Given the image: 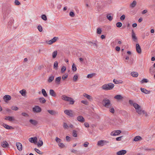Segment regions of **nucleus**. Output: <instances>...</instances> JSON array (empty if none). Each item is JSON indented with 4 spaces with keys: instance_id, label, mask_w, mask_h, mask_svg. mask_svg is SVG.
<instances>
[{
    "instance_id": "14",
    "label": "nucleus",
    "mask_w": 155,
    "mask_h": 155,
    "mask_svg": "<svg viewBox=\"0 0 155 155\" xmlns=\"http://www.w3.org/2000/svg\"><path fill=\"white\" fill-rule=\"evenodd\" d=\"M136 49L137 52L140 54L141 52V49L140 46L138 44H137L136 45Z\"/></svg>"
},
{
    "instance_id": "11",
    "label": "nucleus",
    "mask_w": 155,
    "mask_h": 155,
    "mask_svg": "<svg viewBox=\"0 0 155 155\" xmlns=\"http://www.w3.org/2000/svg\"><path fill=\"white\" fill-rule=\"evenodd\" d=\"M16 146L18 149L19 151H21L22 150V145L21 143L19 142L16 143Z\"/></svg>"
},
{
    "instance_id": "27",
    "label": "nucleus",
    "mask_w": 155,
    "mask_h": 155,
    "mask_svg": "<svg viewBox=\"0 0 155 155\" xmlns=\"http://www.w3.org/2000/svg\"><path fill=\"white\" fill-rule=\"evenodd\" d=\"M4 98L7 101H9L11 99V97L9 95H5L4 96Z\"/></svg>"
},
{
    "instance_id": "2",
    "label": "nucleus",
    "mask_w": 155,
    "mask_h": 155,
    "mask_svg": "<svg viewBox=\"0 0 155 155\" xmlns=\"http://www.w3.org/2000/svg\"><path fill=\"white\" fill-rule=\"evenodd\" d=\"M114 86V84L112 83L105 84L101 87V89L105 91L110 90L113 89Z\"/></svg>"
},
{
    "instance_id": "57",
    "label": "nucleus",
    "mask_w": 155,
    "mask_h": 155,
    "mask_svg": "<svg viewBox=\"0 0 155 155\" xmlns=\"http://www.w3.org/2000/svg\"><path fill=\"white\" fill-rule=\"evenodd\" d=\"M66 67L64 66H63L62 67L61 70V72L63 73L66 70Z\"/></svg>"
},
{
    "instance_id": "29",
    "label": "nucleus",
    "mask_w": 155,
    "mask_h": 155,
    "mask_svg": "<svg viewBox=\"0 0 155 155\" xmlns=\"http://www.w3.org/2000/svg\"><path fill=\"white\" fill-rule=\"evenodd\" d=\"M19 92L23 96H25L26 95V91L25 90L23 89L20 91Z\"/></svg>"
},
{
    "instance_id": "45",
    "label": "nucleus",
    "mask_w": 155,
    "mask_h": 155,
    "mask_svg": "<svg viewBox=\"0 0 155 155\" xmlns=\"http://www.w3.org/2000/svg\"><path fill=\"white\" fill-rule=\"evenodd\" d=\"M68 101L70 102V104H74V101L71 97H70V99H69Z\"/></svg>"
},
{
    "instance_id": "18",
    "label": "nucleus",
    "mask_w": 155,
    "mask_h": 155,
    "mask_svg": "<svg viewBox=\"0 0 155 155\" xmlns=\"http://www.w3.org/2000/svg\"><path fill=\"white\" fill-rule=\"evenodd\" d=\"M77 120L81 123H83L85 121L84 118L82 116H79L77 117Z\"/></svg>"
},
{
    "instance_id": "7",
    "label": "nucleus",
    "mask_w": 155,
    "mask_h": 155,
    "mask_svg": "<svg viewBox=\"0 0 155 155\" xmlns=\"http://www.w3.org/2000/svg\"><path fill=\"white\" fill-rule=\"evenodd\" d=\"M131 34L132 38L133 40L135 42H137V38L136 36V34L133 30H132Z\"/></svg>"
},
{
    "instance_id": "9",
    "label": "nucleus",
    "mask_w": 155,
    "mask_h": 155,
    "mask_svg": "<svg viewBox=\"0 0 155 155\" xmlns=\"http://www.w3.org/2000/svg\"><path fill=\"white\" fill-rule=\"evenodd\" d=\"M48 112L51 115L55 116L58 115V112L54 110H48Z\"/></svg>"
},
{
    "instance_id": "16",
    "label": "nucleus",
    "mask_w": 155,
    "mask_h": 155,
    "mask_svg": "<svg viewBox=\"0 0 155 155\" xmlns=\"http://www.w3.org/2000/svg\"><path fill=\"white\" fill-rule=\"evenodd\" d=\"M2 126L7 129L10 130L13 129V128L12 126H9L3 123L2 124Z\"/></svg>"
},
{
    "instance_id": "64",
    "label": "nucleus",
    "mask_w": 155,
    "mask_h": 155,
    "mask_svg": "<svg viewBox=\"0 0 155 155\" xmlns=\"http://www.w3.org/2000/svg\"><path fill=\"white\" fill-rule=\"evenodd\" d=\"M9 118V121H12L15 120L14 118L13 117L10 116Z\"/></svg>"
},
{
    "instance_id": "53",
    "label": "nucleus",
    "mask_w": 155,
    "mask_h": 155,
    "mask_svg": "<svg viewBox=\"0 0 155 155\" xmlns=\"http://www.w3.org/2000/svg\"><path fill=\"white\" fill-rule=\"evenodd\" d=\"M15 5H18L20 4V2L18 1V0H15Z\"/></svg>"
},
{
    "instance_id": "61",
    "label": "nucleus",
    "mask_w": 155,
    "mask_h": 155,
    "mask_svg": "<svg viewBox=\"0 0 155 155\" xmlns=\"http://www.w3.org/2000/svg\"><path fill=\"white\" fill-rule=\"evenodd\" d=\"M66 140L68 142H69L71 140V138L68 136H67L66 137Z\"/></svg>"
},
{
    "instance_id": "26",
    "label": "nucleus",
    "mask_w": 155,
    "mask_h": 155,
    "mask_svg": "<svg viewBox=\"0 0 155 155\" xmlns=\"http://www.w3.org/2000/svg\"><path fill=\"white\" fill-rule=\"evenodd\" d=\"M39 102L40 103L42 104H44L46 102V100L43 97H40L39 99Z\"/></svg>"
},
{
    "instance_id": "56",
    "label": "nucleus",
    "mask_w": 155,
    "mask_h": 155,
    "mask_svg": "<svg viewBox=\"0 0 155 155\" xmlns=\"http://www.w3.org/2000/svg\"><path fill=\"white\" fill-rule=\"evenodd\" d=\"M63 126L64 129H67L68 127V126L67 125V124L65 123H64Z\"/></svg>"
},
{
    "instance_id": "37",
    "label": "nucleus",
    "mask_w": 155,
    "mask_h": 155,
    "mask_svg": "<svg viewBox=\"0 0 155 155\" xmlns=\"http://www.w3.org/2000/svg\"><path fill=\"white\" fill-rule=\"evenodd\" d=\"M54 78L53 76H50L48 80V81L49 82H51L54 80Z\"/></svg>"
},
{
    "instance_id": "42",
    "label": "nucleus",
    "mask_w": 155,
    "mask_h": 155,
    "mask_svg": "<svg viewBox=\"0 0 155 155\" xmlns=\"http://www.w3.org/2000/svg\"><path fill=\"white\" fill-rule=\"evenodd\" d=\"M35 150L38 154H42L43 153L42 152H41L39 150L37 149L36 148H35Z\"/></svg>"
},
{
    "instance_id": "23",
    "label": "nucleus",
    "mask_w": 155,
    "mask_h": 155,
    "mask_svg": "<svg viewBox=\"0 0 155 155\" xmlns=\"http://www.w3.org/2000/svg\"><path fill=\"white\" fill-rule=\"evenodd\" d=\"M50 94L52 96L55 97L56 96V93L54 90L50 89L49 91Z\"/></svg>"
},
{
    "instance_id": "33",
    "label": "nucleus",
    "mask_w": 155,
    "mask_h": 155,
    "mask_svg": "<svg viewBox=\"0 0 155 155\" xmlns=\"http://www.w3.org/2000/svg\"><path fill=\"white\" fill-rule=\"evenodd\" d=\"M58 53L57 51H54L52 53V58H54L56 57Z\"/></svg>"
},
{
    "instance_id": "44",
    "label": "nucleus",
    "mask_w": 155,
    "mask_h": 155,
    "mask_svg": "<svg viewBox=\"0 0 155 155\" xmlns=\"http://www.w3.org/2000/svg\"><path fill=\"white\" fill-rule=\"evenodd\" d=\"M101 32H102V30H101V28H97V34H101Z\"/></svg>"
},
{
    "instance_id": "24",
    "label": "nucleus",
    "mask_w": 155,
    "mask_h": 155,
    "mask_svg": "<svg viewBox=\"0 0 155 155\" xmlns=\"http://www.w3.org/2000/svg\"><path fill=\"white\" fill-rule=\"evenodd\" d=\"M114 98L117 100H122L123 97L120 95H117L114 97Z\"/></svg>"
},
{
    "instance_id": "63",
    "label": "nucleus",
    "mask_w": 155,
    "mask_h": 155,
    "mask_svg": "<svg viewBox=\"0 0 155 155\" xmlns=\"http://www.w3.org/2000/svg\"><path fill=\"white\" fill-rule=\"evenodd\" d=\"M22 115L25 117H28L29 116L28 115L25 113H22L21 114Z\"/></svg>"
},
{
    "instance_id": "5",
    "label": "nucleus",
    "mask_w": 155,
    "mask_h": 155,
    "mask_svg": "<svg viewBox=\"0 0 155 155\" xmlns=\"http://www.w3.org/2000/svg\"><path fill=\"white\" fill-rule=\"evenodd\" d=\"M41 108L38 106H35L32 108V111L35 113H39L41 112Z\"/></svg>"
},
{
    "instance_id": "3",
    "label": "nucleus",
    "mask_w": 155,
    "mask_h": 155,
    "mask_svg": "<svg viewBox=\"0 0 155 155\" xmlns=\"http://www.w3.org/2000/svg\"><path fill=\"white\" fill-rule=\"evenodd\" d=\"M102 104L103 105L107 108L112 105L110 100L107 98H104L102 101Z\"/></svg>"
},
{
    "instance_id": "41",
    "label": "nucleus",
    "mask_w": 155,
    "mask_h": 155,
    "mask_svg": "<svg viewBox=\"0 0 155 155\" xmlns=\"http://www.w3.org/2000/svg\"><path fill=\"white\" fill-rule=\"evenodd\" d=\"M129 104L131 106H134V104H137L136 103H134V101L133 100H129Z\"/></svg>"
},
{
    "instance_id": "51",
    "label": "nucleus",
    "mask_w": 155,
    "mask_h": 155,
    "mask_svg": "<svg viewBox=\"0 0 155 155\" xmlns=\"http://www.w3.org/2000/svg\"><path fill=\"white\" fill-rule=\"evenodd\" d=\"M148 82V80L146 78H144L141 81V83H147Z\"/></svg>"
},
{
    "instance_id": "50",
    "label": "nucleus",
    "mask_w": 155,
    "mask_h": 155,
    "mask_svg": "<svg viewBox=\"0 0 155 155\" xmlns=\"http://www.w3.org/2000/svg\"><path fill=\"white\" fill-rule=\"evenodd\" d=\"M58 145L61 148H64L65 147L64 144L63 143H58Z\"/></svg>"
},
{
    "instance_id": "58",
    "label": "nucleus",
    "mask_w": 155,
    "mask_h": 155,
    "mask_svg": "<svg viewBox=\"0 0 155 155\" xmlns=\"http://www.w3.org/2000/svg\"><path fill=\"white\" fill-rule=\"evenodd\" d=\"M70 15L72 17H74L75 16V14L74 12H71L69 13Z\"/></svg>"
},
{
    "instance_id": "43",
    "label": "nucleus",
    "mask_w": 155,
    "mask_h": 155,
    "mask_svg": "<svg viewBox=\"0 0 155 155\" xmlns=\"http://www.w3.org/2000/svg\"><path fill=\"white\" fill-rule=\"evenodd\" d=\"M72 135L73 137H76L77 136V132L75 130H73L72 132Z\"/></svg>"
},
{
    "instance_id": "35",
    "label": "nucleus",
    "mask_w": 155,
    "mask_h": 155,
    "mask_svg": "<svg viewBox=\"0 0 155 155\" xmlns=\"http://www.w3.org/2000/svg\"><path fill=\"white\" fill-rule=\"evenodd\" d=\"M106 17L109 21H111L113 19V17L110 15V14H107Z\"/></svg>"
},
{
    "instance_id": "52",
    "label": "nucleus",
    "mask_w": 155,
    "mask_h": 155,
    "mask_svg": "<svg viewBox=\"0 0 155 155\" xmlns=\"http://www.w3.org/2000/svg\"><path fill=\"white\" fill-rule=\"evenodd\" d=\"M55 141L57 143H59L61 141V140L58 137H56Z\"/></svg>"
},
{
    "instance_id": "48",
    "label": "nucleus",
    "mask_w": 155,
    "mask_h": 155,
    "mask_svg": "<svg viewBox=\"0 0 155 155\" xmlns=\"http://www.w3.org/2000/svg\"><path fill=\"white\" fill-rule=\"evenodd\" d=\"M41 18L42 19L45 21H46L47 20V18L46 16L45 15H41Z\"/></svg>"
},
{
    "instance_id": "8",
    "label": "nucleus",
    "mask_w": 155,
    "mask_h": 155,
    "mask_svg": "<svg viewBox=\"0 0 155 155\" xmlns=\"http://www.w3.org/2000/svg\"><path fill=\"white\" fill-rule=\"evenodd\" d=\"M121 133L120 130H116L112 131L110 134L111 135L115 136L120 134Z\"/></svg>"
},
{
    "instance_id": "17",
    "label": "nucleus",
    "mask_w": 155,
    "mask_h": 155,
    "mask_svg": "<svg viewBox=\"0 0 155 155\" xmlns=\"http://www.w3.org/2000/svg\"><path fill=\"white\" fill-rule=\"evenodd\" d=\"M61 99L65 101H68L70 97H68L65 95H63L61 96Z\"/></svg>"
},
{
    "instance_id": "59",
    "label": "nucleus",
    "mask_w": 155,
    "mask_h": 155,
    "mask_svg": "<svg viewBox=\"0 0 155 155\" xmlns=\"http://www.w3.org/2000/svg\"><path fill=\"white\" fill-rule=\"evenodd\" d=\"M154 70L153 68H150L149 69V71L150 73L153 74L154 73Z\"/></svg>"
},
{
    "instance_id": "32",
    "label": "nucleus",
    "mask_w": 155,
    "mask_h": 155,
    "mask_svg": "<svg viewBox=\"0 0 155 155\" xmlns=\"http://www.w3.org/2000/svg\"><path fill=\"white\" fill-rule=\"evenodd\" d=\"M107 108L109 109V111H110V112L112 113H114V110L113 107L112 106V105H111L110 107H108Z\"/></svg>"
},
{
    "instance_id": "4",
    "label": "nucleus",
    "mask_w": 155,
    "mask_h": 155,
    "mask_svg": "<svg viewBox=\"0 0 155 155\" xmlns=\"http://www.w3.org/2000/svg\"><path fill=\"white\" fill-rule=\"evenodd\" d=\"M64 113L71 117H73L75 115L74 113L71 110H66L64 111Z\"/></svg>"
},
{
    "instance_id": "30",
    "label": "nucleus",
    "mask_w": 155,
    "mask_h": 155,
    "mask_svg": "<svg viewBox=\"0 0 155 155\" xmlns=\"http://www.w3.org/2000/svg\"><path fill=\"white\" fill-rule=\"evenodd\" d=\"M41 92L43 95L45 97H47L48 96V94L45 89H42L41 90Z\"/></svg>"
},
{
    "instance_id": "38",
    "label": "nucleus",
    "mask_w": 155,
    "mask_h": 155,
    "mask_svg": "<svg viewBox=\"0 0 155 155\" xmlns=\"http://www.w3.org/2000/svg\"><path fill=\"white\" fill-rule=\"evenodd\" d=\"M72 69L73 71H75L77 70V68L75 65L73 63L72 65Z\"/></svg>"
},
{
    "instance_id": "15",
    "label": "nucleus",
    "mask_w": 155,
    "mask_h": 155,
    "mask_svg": "<svg viewBox=\"0 0 155 155\" xmlns=\"http://www.w3.org/2000/svg\"><path fill=\"white\" fill-rule=\"evenodd\" d=\"M127 153L126 150H120L117 153V155H124Z\"/></svg>"
},
{
    "instance_id": "39",
    "label": "nucleus",
    "mask_w": 155,
    "mask_h": 155,
    "mask_svg": "<svg viewBox=\"0 0 155 155\" xmlns=\"http://www.w3.org/2000/svg\"><path fill=\"white\" fill-rule=\"evenodd\" d=\"M95 74H95V73H92V74H88L87 75V77L88 78H91L93 77L95 75Z\"/></svg>"
},
{
    "instance_id": "47",
    "label": "nucleus",
    "mask_w": 155,
    "mask_h": 155,
    "mask_svg": "<svg viewBox=\"0 0 155 155\" xmlns=\"http://www.w3.org/2000/svg\"><path fill=\"white\" fill-rule=\"evenodd\" d=\"M68 76V74H64L63 75L62 77V79L64 80L65 79H66Z\"/></svg>"
},
{
    "instance_id": "10",
    "label": "nucleus",
    "mask_w": 155,
    "mask_h": 155,
    "mask_svg": "<svg viewBox=\"0 0 155 155\" xmlns=\"http://www.w3.org/2000/svg\"><path fill=\"white\" fill-rule=\"evenodd\" d=\"M58 39V38L57 37H54L51 40L48 41V44L49 45H51L53 43L56 42Z\"/></svg>"
},
{
    "instance_id": "19",
    "label": "nucleus",
    "mask_w": 155,
    "mask_h": 155,
    "mask_svg": "<svg viewBox=\"0 0 155 155\" xmlns=\"http://www.w3.org/2000/svg\"><path fill=\"white\" fill-rule=\"evenodd\" d=\"M61 77L60 76L57 77L55 79V83L57 84H59L60 83Z\"/></svg>"
},
{
    "instance_id": "46",
    "label": "nucleus",
    "mask_w": 155,
    "mask_h": 155,
    "mask_svg": "<svg viewBox=\"0 0 155 155\" xmlns=\"http://www.w3.org/2000/svg\"><path fill=\"white\" fill-rule=\"evenodd\" d=\"M116 25L117 27L120 28L122 26V24L120 22H118L116 23Z\"/></svg>"
},
{
    "instance_id": "62",
    "label": "nucleus",
    "mask_w": 155,
    "mask_h": 155,
    "mask_svg": "<svg viewBox=\"0 0 155 155\" xmlns=\"http://www.w3.org/2000/svg\"><path fill=\"white\" fill-rule=\"evenodd\" d=\"M125 15H122L120 17V19L121 20L123 21L125 19Z\"/></svg>"
},
{
    "instance_id": "54",
    "label": "nucleus",
    "mask_w": 155,
    "mask_h": 155,
    "mask_svg": "<svg viewBox=\"0 0 155 155\" xmlns=\"http://www.w3.org/2000/svg\"><path fill=\"white\" fill-rule=\"evenodd\" d=\"M71 152H72V153L75 154H77L78 153V151L74 149H71Z\"/></svg>"
},
{
    "instance_id": "22",
    "label": "nucleus",
    "mask_w": 155,
    "mask_h": 155,
    "mask_svg": "<svg viewBox=\"0 0 155 155\" xmlns=\"http://www.w3.org/2000/svg\"><path fill=\"white\" fill-rule=\"evenodd\" d=\"M83 96L90 100H91L93 99L92 97L86 94H83Z\"/></svg>"
},
{
    "instance_id": "21",
    "label": "nucleus",
    "mask_w": 155,
    "mask_h": 155,
    "mask_svg": "<svg viewBox=\"0 0 155 155\" xmlns=\"http://www.w3.org/2000/svg\"><path fill=\"white\" fill-rule=\"evenodd\" d=\"M29 122L32 125L35 126L38 123L37 121L35 120L31 119L29 120Z\"/></svg>"
},
{
    "instance_id": "36",
    "label": "nucleus",
    "mask_w": 155,
    "mask_h": 155,
    "mask_svg": "<svg viewBox=\"0 0 155 155\" xmlns=\"http://www.w3.org/2000/svg\"><path fill=\"white\" fill-rule=\"evenodd\" d=\"M43 144V142L42 140H39L38 143V146L40 147H41Z\"/></svg>"
},
{
    "instance_id": "20",
    "label": "nucleus",
    "mask_w": 155,
    "mask_h": 155,
    "mask_svg": "<svg viewBox=\"0 0 155 155\" xmlns=\"http://www.w3.org/2000/svg\"><path fill=\"white\" fill-rule=\"evenodd\" d=\"M140 90L141 91L146 94H148L150 93V91H148L146 89L142 88H140Z\"/></svg>"
},
{
    "instance_id": "31",
    "label": "nucleus",
    "mask_w": 155,
    "mask_h": 155,
    "mask_svg": "<svg viewBox=\"0 0 155 155\" xmlns=\"http://www.w3.org/2000/svg\"><path fill=\"white\" fill-rule=\"evenodd\" d=\"M141 139L142 138L140 137L139 136H137L134 138V141H137L141 140Z\"/></svg>"
},
{
    "instance_id": "55",
    "label": "nucleus",
    "mask_w": 155,
    "mask_h": 155,
    "mask_svg": "<svg viewBox=\"0 0 155 155\" xmlns=\"http://www.w3.org/2000/svg\"><path fill=\"white\" fill-rule=\"evenodd\" d=\"M38 29L40 32L42 31V28L41 25H38Z\"/></svg>"
},
{
    "instance_id": "13",
    "label": "nucleus",
    "mask_w": 155,
    "mask_h": 155,
    "mask_svg": "<svg viewBox=\"0 0 155 155\" xmlns=\"http://www.w3.org/2000/svg\"><path fill=\"white\" fill-rule=\"evenodd\" d=\"M2 146L3 148H6L9 146V144L6 141H4L1 143Z\"/></svg>"
},
{
    "instance_id": "28",
    "label": "nucleus",
    "mask_w": 155,
    "mask_h": 155,
    "mask_svg": "<svg viewBox=\"0 0 155 155\" xmlns=\"http://www.w3.org/2000/svg\"><path fill=\"white\" fill-rule=\"evenodd\" d=\"M131 75L134 77H136L138 76V73L136 72H132L131 73Z\"/></svg>"
},
{
    "instance_id": "60",
    "label": "nucleus",
    "mask_w": 155,
    "mask_h": 155,
    "mask_svg": "<svg viewBox=\"0 0 155 155\" xmlns=\"http://www.w3.org/2000/svg\"><path fill=\"white\" fill-rule=\"evenodd\" d=\"M81 103L85 105H87L88 104V102L86 101L82 100L81 101Z\"/></svg>"
},
{
    "instance_id": "49",
    "label": "nucleus",
    "mask_w": 155,
    "mask_h": 155,
    "mask_svg": "<svg viewBox=\"0 0 155 155\" xmlns=\"http://www.w3.org/2000/svg\"><path fill=\"white\" fill-rule=\"evenodd\" d=\"M11 108L12 110L15 111L17 110L18 109V108L15 106H12Z\"/></svg>"
},
{
    "instance_id": "40",
    "label": "nucleus",
    "mask_w": 155,
    "mask_h": 155,
    "mask_svg": "<svg viewBox=\"0 0 155 155\" xmlns=\"http://www.w3.org/2000/svg\"><path fill=\"white\" fill-rule=\"evenodd\" d=\"M78 78V75L76 74L73 77V80L74 81L76 82Z\"/></svg>"
},
{
    "instance_id": "34",
    "label": "nucleus",
    "mask_w": 155,
    "mask_h": 155,
    "mask_svg": "<svg viewBox=\"0 0 155 155\" xmlns=\"http://www.w3.org/2000/svg\"><path fill=\"white\" fill-rule=\"evenodd\" d=\"M58 62L57 61H55L54 63V68L55 70H57L58 68Z\"/></svg>"
},
{
    "instance_id": "6",
    "label": "nucleus",
    "mask_w": 155,
    "mask_h": 155,
    "mask_svg": "<svg viewBox=\"0 0 155 155\" xmlns=\"http://www.w3.org/2000/svg\"><path fill=\"white\" fill-rule=\"evenodd\" d=\"M109 143V141L105 140H101L98 141L97 145L98 146H102L105 144Z\"/></svg>"
},
{
    "instance_id": "25",
    "label": "nucleus",
    "mask_w": 155,
    "mask_h": 155,
    "mask_svg": "<svg viewBox=\"0 0 155 155\" xmlns=\"http://www.w3.org/2000/svg\"><path fill=\"white\" fill-rule=\"evenodd\" d=\"M137 3V2L135 0L132 3H130V7L132 8H134L136 6Z\"/></svg>"
},
{
    "instance_id": "1",
    "label": "nucleus",
    "mask_w": 155,
    "mask_h": 155,
    "mask_svg": "<svg viewBox=\"0 0 155 155\" xmlns=\"http://www.w3.org/2000/svg\"><path fill=\"white\" fill-rule=\"evenodd\" d=\"M134 107L135 108L136 112L139 115H141L142 114L145 115V117L148 116L147 113L144 110H143L140 106L137 104H134Z\"/></svg>"
},
{
    "instance_id": "12",
    "label": "nucleus",
    "mask_w": 155,
    "mask_h": 155,
    "mask_svg": "<svg viewBox=\"0 0 155 155\" xmlns=\"http://www.w3.org/2000/svg\"><path fill=\"white\" fill-rule=\"evenodd\" d=\"M29 140L31 143H36L37 141V138L36 137H31L29 138Z\"/></svg>"
}]
</instances>
